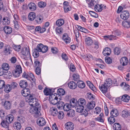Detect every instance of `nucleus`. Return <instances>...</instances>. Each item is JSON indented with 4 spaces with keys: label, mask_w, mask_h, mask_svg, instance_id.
Segmentation results:
<instances>
[{
    "label": "nucleus",
    "mask_w": 130,
    "mask_h": 130,
    "mask_svg": "<svg viewBox=\"0 0 130 130\" xmlns=\"http://www.w3.org/2000/svg\"><path fill=\"white\" fill-rule=\"evenodd\" d=\"M22 95L26 97V101L32 107L29 110L30 112L32 113L39 114L40 110V106L37 102V100L33 98V96L30 94V90L25 88L21 91Z\"/></svg>",
    "instance_id": "obj_1"
},
{
    "label": "nucleus",
    "mask_w": 130,
    "mask_h": 130,
    "mask_svg": "<svg viewBox=\"0 0 130 130\" xmlns=\"http://www.w3.org/2000/svg\"><path fill=\"white\" fill-rule=\"evenodd\" d=\"M57 94L55 93L54 94H52L50 95L49 96L50 102L53 105L56 104L58 101V98L56 96Z\"/></svg>",
    "instance_id": "obj_2"
},
{
    "label": "nucleus",
    "mask_w": 130,
    "mask_h": 130,
    "mask_svg": "<svg viewBox=\"0 0 130 130\" xmlns=\"http://www.w3.org/2000/svg\"><path fill=\"white\" fill-rule=\"evenodd\" d=\"M37 47L39 52H42L43 53L46 52L48 50V47L47 46H44L42 44H38Z\"/></svg>",
    "instance_id": "obj_3"
},
{
    "label": "nucleus",
    "mask_w": 130,
    "mask_h": 130,
    "mask_svg": "<svg viewBox=\"0 0 130 130\" xmlns=\"http://www.w3.org/2000/svg\"><path fill=\"white\" fill-rule=\"evenodd\" d=\"M22 72V69L21 66L20 65H18L16 66L15 73L13 74V75L15 77H18Z\"/></svg>",
    "instance_id": "obj_4"
},
{
    "label": "nucleus",
    "mask_w": 130,
    "mask_h": 130,
    "mask_svg": "<svg viewBox=\"0 0 130 130\" xmlns=\"http://www.w3.org/2000/svg\"><path fill=\"white\" fill-rule=\"evenodd\" d=\"M120 16L122 19L125 20L129 18V14L127 11L123 10L121 12Z\"/></svg>",
    "instance_id": "obj_5"
},
{
    "label": "nucleus",
    "mask_w": 130,
    "mask_h": 130,
    "mask_svg": "<svg viewBox=\"0 0 130 130\" xmlns=\"http://www.w3.org/2000/svg\"><path fill=\"white\" fill-rule=\"evenodd\" d=\"M98 3V0H90V1H89L87 3L88 4V7L93 9Z\"/></svg>",
    "instance_id": "obj_6"
},
{
    "label": "nucleus",
    "mask_w": 130,
    "mask_h": 130,
    "mask_svg": "<svg viewBox=\"0 0 130 130\" xmlns=\"http://www.w3.org/2000/svg\"><path fill=\"white\" fill-rule=\"evenodd\" d=\"M37 123L39 126H43L46 124V121L44 118L42 117H40L37 120Z\"/></svg>",
    "instance_id": "obj_7"
},
{
    "label": "nucleus",
    "mask_w": 130,
    "mask_h": 130,
    "mask_svg": "<svg viewBox=\"0 0 130 130\" xmlns=\"http://www.w3.org/2000/svg\"><path fill=\"white\" fill-rule=\"evenodd\" d=\"M95 106V103L94 101L89 102L87 105V109L88 111L92 110Z\"/></svg>",
    "instance_id": "obj_8"
},
{
    "label": "nucleus",
    "mask_w": 130,
    "mask_h": 130,
    "mask_svg": "<svg viewBox=\"0 0 130 130\" xmlns=\"http://www.w3.org/2000/svg\"><path fill=\"white\" fill-rule=\"evenodd\" d=\"M65 127L67 130H72L74 128V125L72 122H68L65 124Z\"/></svg>",
    "instance_id": "obj_9"
},
{
    "label": "nucleus",
    "mask_w": 130,
    "mask_h": 130,
    "mask_svg": "<svg viewBox=\"0 0 130 130\" xmlns=\"http://www.w3.org/2000/svg\"><path fill=\"white\" fill-rule=\"evenodd\" d=\"M120 61L121 64L123 66H126L128 63V60L127 58L126 57H122Z\"/></svg>",
    "instance_id": "obj_10"
},
{
    "label": "nucleus",
    "mask_w": 130,
    "mask_h": 130,
    "mask_svg": "<svg viewBox=\"0 0 130 130\" xmlns=\"http://www.w3.org/2000/svg\"><path fill=\"white\" fill-rule=\"evenodd\" d=\"M108 88V87L104 84L99 86L100 89L104 93H106L107 91Z\"/></svg>",
    "instance_id": "obj_11"
},
{
    "label": "nucleus",
    "mask_w": 130,
    "mask_h": 130,
    "mask_svg": "<svg viewBox=\"0 0 130 130\" xmlns=\"http://www.w3.org/2000/svg\"><path fill=\"white\" fill-rule=\"evenodd\" d=\"M111 49L108 47H105L103 53V54L105 56L109 55L111 53Z\"/></svg>",
    "instance_id": "obj_12"
},
{
    "label": "nucleus",
    "mask_w": 130,
    "mask_h": 130,
    "mask_svg": "<svg viewBox=\"0 0 130 130\" xmlns=\"http://www.w3.org/2000/svg\"><path fill=\"white\" fill-rule=\"evenodd\" d=\"M62 39L66 44H68L70 42L71 39L67 34H64L63 35Z\"/></svg>",
    "instance_id": "obj_13"
},
{
    "label": "nucleus",
    "mask_w": 130,
    "mask_h": 130,
    "mask_svg": "<svg viewBox=\"0 0 130 130\" xmlns=\"http://www.w3.org/2000/svg\"><path fill=\"white\" fill-rule=\"evenodd\" d=\"M22 53L24 55L27 56V57H29L30 56V54L29 51L27 47L25 48L22 51Z\"/></svg>",
    "instance_id": "obj_14"
},
{
    "label": "nucleus",
    "mask_w": 130,
    "mask_h": 130,
    "mask_svg": "<svg viewBox=\"0 0 130 130\" xmlns=\"http://www.w3.org/2000/svg\"><path fill=\"white\" fill-rule=\"evenodd\" d=\"M3 30L7 34H9L12 31V28L8 26H6L3 27Z\"/></svg>",
    "instance_id": "obj_15"
},
{
    "label": "nucleus",
    "mask_w": 130,
    "mask_h": 130,
    "mask_svg": "<svg viewBox=\"0 0 130 130\" xmlns=\"http://www.w3.org/2000/svg\"><path fill=\"white\" fill-rule=\"evenodd\" d=\"M86 44L88 46L91 45L93 43V41L91 38L88 37L85 39Z\"/></svg>",
    "instance_id": "obj_16"
},
{
    "label": "nucleus",
    "mask_w": 130,
    "mask_h": 130,
    "mask_svg": "<svg viewBox=\"0 0 130 130\" xmlns=\"http://www.w3.org/2000/svg\"><path fill=\"white\" fill-rule=\"evenodd\" d=\"M102 5H100L98 4V3H97V4L96 5V6H95L93 8L95 11L98 12H101L103 9V7Z\"/></svg>",
    "instance_id": "obj_17"
},
{
    "label": "nucleus",
    "mask_w": 130,
    "mask_h": 130,
    "mask_svg": "<svg viewBox=\"0 0 130 130\" xmlns=\"http://www.w3.org/2000/svg\"><path fill=\"white\" fill-rule=\"evenodd\" d=\"M121 100L125 102H128L130 98V97L127 94H124L122 96H120Z\"/></svg>",
    "instance_id": "obj_18"
},
{
    "label": "nucleus",
    "mask_w": 130,
    "mask_h": 130,
    "mask_svg": "<svg viewBox=\"0 0 130 130\" xmlns=\"http://www.w3.org/2000/svg\"><path fill=\"white\" fill-rule=\"evenodd\" d=\"M77 84L76 83L73 82H69L68 84V86L69 87L72 89H74L77 87Z\"/></svg>",
    "instance_id": "obj_19"
},
{
    "label": "nucleus",
    "mask_w": 130,
    "mask_h": 130,
    "mask_svg": "<svg viewBox=\"0 0 130 130\" xmlns=\"http://www.w3.org/2000/svg\"><path fill=\"white\" fill-rule=\"evenodd\" d=\"M122 24L123 27L127 28H129L130 27V21H124L122 22Z\"/></svg>",
    "instance_id": "obj_20"
},
{
    "label": "nucleus",
    "mask_w": 130,
    "mask_h": 130,
    "mask_svg": "<svg viewBox=\"0 0 130 130\" xmlns=\"http://www.w3.org/2000/svg\"><path fill=\"white\" fill-rule=\"evenodd\" d=\"M27 82L25 80H21L20 81L19 85L22 88H26L27 86Z\"/></svg>",
    "instance_id": "obj_21"
},
{
    "label": "nucleus",
    "mask_w": 130,
    "mask_h": 130,
    "mask_svg": "<svg viewBox=\"0 0 130 130\" xmlns=\"http://www.w3.org/2000/svg\"><path fill=\"white\" fill-rule=\"evenodd\" d=\"M43 20V17L40 15H37L35 18V21L38 23L40 24Z\"/></svg>",
    "instance_id": "obj_22"
},
{
    "label": "nucleus",
    "mask_w": 130,
    "mask_h": 130,
    "mask_svg": "<svg viewBox=\"0 0 130 130\" xmlns=\"http://www.w3.org/2000/svg\"><path fill=\"white\" fill-rule=\"evenodd\" d=\"M67 115L69 117H73L75 116V112L74 110L70 109L68 111Z\"/></svg>",
    "instance_id": "obj_23"
},
{
    "label": "nucleus",
    "mask_w": 130,
    "mask_h": 130,
    "mask_svg": "<svg viewBox=\"0 0 130 130\" xmlns=\"http://www.w3.org/2000/svg\"><path fill=\"white\" fill-rule=\"evenodd\" d=\"M112 83V81L111 79L110 78L106 79L104 83L108 88L111 85Z\"/></svg>",
    "instance_id": "obj_24"
},
{
    "label": "nucleus",
    "mask_w": 130,
    "mask_h": 130,
    "mask_svg": "<svg viewBox=\"0 0 130 130\" xmlns=\"http://www.w3.org/2000/svg\"><path fill=\"white\" fill-rule=\"evenodd\" d=\"M110 114L111 116H112L113 117H116L118 115L119 113L117 109H114L111 110Z\"/></svg>",
    "instance_id": "obj_25"
},
{
    "label": "nucleus",
    "mask_w": 130,
    "mask_h": 130,
    "mask_svg": "<svg viewBox=\"0 0 130 130\" xmlns=\"http://www.w3.org/2000/svg\"><path fill=\"white\" fill-rule=\"evenodd\" d=\"M51 115L53 116H55L58 113L57 109L56 108L52 107L50 109Z\"/></svg>",
    "instance_id": "obj_26"
},
{
    "label": "nucleus",
    "mask_w": 130,
    "mask_h": 130,
    "mask_svg": "<svg viewBox=\"0 0 130 130\" xmlns=\"http://www.w3.org/2000/svg\"><path fill=\"white\" fill-rule=\"evenodd\" d=\"M14 119L13 115H8L6 117L5 120H7L10 123H11Z\"/></svg>",
    "instance_id": "obj_27"
},
{
    "label": "nucleus",
    "mask_w": 130,
    "mask_h": 130,
    "mask_svg": "<svg viewBox=\"0 0 130 130\" xmlns=\"http://www.w3.org/2000/svg\"><path fill=\"white\" fill-rule=\"evenodd\" d=\"M28 7L29 8L30 10L32 11L34 10L36 8V5L32 2L30 3L28 5Z\"/></svg>",
    "instance_id": "obj_28"
},
{
    "label": "nucleus",
    "mask_w": 130,
    "mask_h": 130,
    "mask_svg": "<svg viewBox=\"0 0 130 130\" xmlns=\"http://www.w3.org/2000/svg\"><path fill=\"white\" fill-rule=\"evenodd\" d=\"M36 18L35 14L34 12H30L28 15V19L30 21H32Z\"/></svg>",
    "instance_id": "obj_29"
},
{
    "label": "nucleus",
    "mask_w": 130,
    "mask_h": 130,
    "mask_svg": "<svg viewBox=\"0 0 130 130\" xmlns=\"http://www.w3.org/2000/svg\"><path fill=\"white\" fill-rule=\"evenodd\" d=\"M13 127L15 129L19 130L21 128V126L20 123L18 122H15L13 125Z\"/></svg>",
    "instance_id": "obj_30"
},
{
    "label": "nucleus",
    "mask_w": 130,
    "mask_h": 130,
    "mask_svg": "<svg viewBox=\"0 0 130 130\" xmlns=\"http://www.w3.org/2000/svg\"><path fill=\"white\" fill-rule=\"evenodd\" d=\"M5 108L7 109H10L11 107V104L10 102L6 101L4 104Z\"/></svg>",
    "instance_id": "obj_31"
},
{
    "label": "nucleus",
    "mask_w": 130,
    "mask_h": 130,
    "mask_svg": "<svg viewBox=\"0 0 130 130\" xmlns=\"http://www.w3.org/2000/svg\"><path fill=\"white\" fill-rule=\"evenodd\" d=\"M84 106H81V105H78L75 107L76 110V111L82 113L83 112V111L84 110Z\"/></svg>",
    "instance_id": "obj_32"
},
{
    "label": "nucleus",
    "mask_w": 130,
    "mask_h": 130,
    "mask_svg": "<svg viewBox=\"0 0 130 130\" xmlns=\"http://www.w3.org/2000/svg\"><path fill=\"white\" fill-rule=\"evenodd\" d=\"M57 93L58 94H57V95H58L59 96L64 95L65 94V92L63 89L60 88L58 89Z\"/></svg>",
    "instance_id": "obj_33"
},
{
    "label": "nucleus",
    "mask_w": 130,
    "mask_h": 130,
    "mask_svg": "<svg viewBox=\"0 0 130 130\" xmlns=\"http://www.w3.org/2000/svg\"><path fill=\"white\" fill-rule=\"evenodd\" d=\"M9 124L10 123L5 120H3L2 121L1 124L3 127L8 128Z\"/></svg>",
    "instance_id": "obj_34"
},
{
    "label": "nucleus",
    "mask_w": 130,
    "mask_h": 130,
    "mask_svg": "<svg viewBox=\"0 0 130 130\" xmlns=\"http://www.w3.org/2000/svg\"><path fill=\"white\" fill-rule=\"evenodd\" d=\"M78 105L83 106H84L85 105L86 102V100L84 99L81 98L79 99L78 101Z\"/></svg>",
    "instance_id": "obj_35"
},
{
    "label": "nucleus",
    "mask_w": 130,
    "mask_h": 130,
    "mask_svg": "<svg viewBox=\"0 0 130 130\" xmlns=\"http://www.w3.org/2000/svg\"><path fill=\"white\" fill-rule=\"evenodd\" d=\"M78 87L81 88H84L85 86V83L82 81H78L77 83Z\"/></svg>",
    "instance_id": "obj_36"
},
{
    "label": "nucleus",
    "mask_w": 130,
    "mask_h": 130,
    "mask_svg": "<svg viewBox=\"0 0 130 130\" xmlns=\"http://www.w3.org/2000/svg\"><path fill=\"white\" fill-rule=\"evenodd\" d=\"M64 23V20L62 19H60L56 21V24L58 26H60L63 24Z\"/></svg>",
    "instance_id": "obj_37"
},
{
    "label": "nucleus",
    "mask_w": 130,
    "mask_h": 130,
    "mask_svg": "<svg viewBox=\"0 0 130 130\" xmlns=\"http://www.w3.org/2000/svg\"><path fill=\"white\" fill-rule=\"evenodd\" d=\"M27 79L30 80H32L33 82H35V80L34 78V77L32 73H30L28 74Z\"/></svg>",
    "instance_id": "obj_38"
},
{
    "label": "nucleus",
    "mask_w": 130,
    "mask_h": 130,
    "mask_svg": "<svg viewBox=\"0 0 130 130\" xmlns=\"http://www.w3.org/2000/svg\"><path fill=\"white\" fill-rule=\"evenodd\" d=\"M113 128L115 130H121V126L118 123H115L113 125Z\"/></svg>",
    "instance_id": "obj_39"
},
{
    "label": "nucleus",
    "mask_w": 130,
    "mask_h": 130,
    "mask_svg": "<svg viewBox=\"0 0 130 130\" xmlns=\"http://www.w3.org/2000/svg\"><path fill=\"white\" fill-rule=\"evenodd\" d=\"M64 105L63 102L60 101H58L56 104L57 108L59 109L62 108Z\"/></svg>",
    "instance_id": "obj_40"
},
{
    "label": "nucleus",
    "mask_w": 130,
    "mask_h": 130,
    "mask_svg": "<svg viewBox=\"0 0 130 130\" xmlns=\"http://www.w3.org/2000/svg\"><path fill=\"white\" fill-rule=\"evenodd\" d=\"M3 22L4 24L8 25L10 23L9 18L7 17L4 18L3 19Z\"/></svg>",
    "instance_id": "obj_41"
},
{
    "label": "nucleus",
    "mask_w": 130,
    "mask_h": 130,
    "mask_svg": "<svg viewBox=\"0 0 130 130\" xmlns=\"http://www.w3.org/2000/svg\"><path fill=\"white\" fill-rule=\"evenodd\" d=\"M103 37L105 40L109 39L111 40L116 37V36H115L113 35H110L109 36H103Z\"/></svg>",
    "instance_id": "obj_42"
},
{
    "label": "nucleus",
    "mask_w": 130,
    "mask_h": 130,
    "mask_svg": "<svg viewBox=\"0 0 130 130\" xmlns=\"http://www.w3.org/2000/svg\"><path fill=\"white\" fill-rule=\"evenodd\" d=\"M39 51L37 47L36 48L34 49L33 53V55L35 58H37L39 56Z\"/></svg>",
    "instance_id": "obj_43"
},
{
    "label": "nucleus",
    "mask_w": 130,
    "mask_h": 130,
    "mask_svg": "<svg viewBox=\"0 0 130 130\" xmlns=\"http://www.w3.org/2000/svg\"><path fill=\"white\" fill-rule=\"evenodd\" d=\"M71 107V106L69 104L66 103L64 105L62 108L64 111H68L70 109V108Z\"/></svg>",
    "instance_id": "obj_44"
},
{
    "label": "nucleus",
    "mask_w": 130,
    "mask_h": 130,
    "mask_svg": "<svg viewBox=\"0 0 130 130\" xmlns=\"http://www.w3.org/2000/svg\"><path fill=\"white\" fill-rule=\"evenodd\" d=\"M76 101L75 102V99H74L73 98L70 101V105L72 107H75V106L76 105L77 103H76Z\"/></svg>",
    "instance_id": "obj_45"
},
{
    "label": "nucleus",
    "mask_w": 130,
    "mask_h": 130,
    "mask_svg": "<svg viewBox=\"0 0 130 130\" xmlns=\"http://www.w3.org/2000/svg\"><path fill=\"white\" fill-rule=\"evenodd\" d=\"M11 87L10 85L8 84L5 86L4 90L5 92L8 93L11 90Z\"/></svg>",
    "instance_id": "obj_46"
},
{
    "label": "nucleus",
    "mask_w": 130,
    "mask_h": 130,
    "mask_svg": "<svg viewBox=\"0 0 130 130\" xmlns=\"http://www.w3.org/2000/svg\"><path fill=\"white\" fill-rule=\"evenodd\" d=\"M51 90L50 89L47 88H45L44 90V93L45 95H51Z\"/></svg>",
    "instance_id": "obj_47"
},
{
    "label": "nucleus",
    "mask_w": 130,
    "mask_h": 130,
    "mask_svg": "<svg viewBox=\"0 0 130 130\" xmlns=\"http://www.w3.org/2000/svg\"><path fill=\"white\" fill-rule=\"evenodd\" d=\"M11 48L9 46H7L5 49V52L7 55L10 54L11 51Z\"/></svg>",
    "instance_id": "obj_48"
},
{
    "label": "nucleus",
    "mask_w": 130,
    "mask_h": 130,
    "mask_svg": "<svg viewBox=\"0 0 130 130\" xmlns=\"http://www.w3.org/2000/svg\"><path fill=\"white\" fill-rule=\"evenodd\" d=\"M77 26L78 27V29L80 31L85 33H87L88 32V31L86 29L80 26L77 25Z\"/></svg>",
    "instance_id": "obj_49"
},
{
    "label": "nucleus",
    "mask_w": 130,
    "mask_h": 130,
    "mask_svg": "<svg viewBox=\"0 0 130 130\" xmlns=\"http://www.w3.org/2000/svg\"><path fill=\"white\" fill-rule=\"evenodd\" d=\"M10 85L11 87V88H12L13 89L16 88L18 86L17 83L14 82H11Z\"/></svg>",
    "instance_id": "obj_50"
},
{
    "label": "nucleus",
    "mask_w": 130,
    "mask_h": 130,
    "mask_svg": "<svg viewBox=\"0 0 130 130\" xmlns=\"http://www.w3.org/2000/svg\"><path fill=\"white\" fill-rule=\"evenodd\" d=\"M89 13L91 16L96 18L98 17V15L96 13L93 11H89Z\"/></svg>",
    "instance_id": "obj_51"
},
{
    "label": "nucleus",
    "mask_w": 130,
    "mask_h": 130,
    "mask_svg": "<svg viewBox=\"0 0 130 130\" xmlns=\"http://www.w3.org/2000/svg\"><path fill=\"white\" fill-rule=\"evenodd\" d=\"M115 119L114 117H110L108 118V121L109 123L110 124H113L115 122Z\"/></svg>",
    "instance_id": "obj_52"
},
{
    "label": "nucleus",
    "mask_w": 130,
    "mask_h": 130,
    "mask_svg": "<svg viewBox=\"0 0 130 130\" xmlns=\"http://www.w3.org/2000/svg\"><path fill=\"white\" fill-rule=\"evenodd\" d=\"M64 116L63 112L62 111H60L58 113V118L60 119H62Z\"/></svg>",
    "instance_id": "obj_53"
},
{
    "label": "nucleus",
    "mask_w": 130,
    "mask_h": 130,
    "mask_svg": "<svg viewBox=\"0 0 130 130\" xmlns=\"http://www.w3.org/2000/svg\"><path fill=\"white\" fill-rule=\"evenodd\" d=\"M2 68L4 70H7L9 69V65L7 63H4L2 65Z\"/></svg>",
    "instance_id": "obj_54"
},
{
    "label": "nucleus",
    "mask_w": 130,
    "mask_h": 130,
    "mask_svg": "<svg viewBox=\"0 0 130 130\" xmlns=\"http://www.w3.org/2000/svg\"><path fill=\"white\" fill-rule=\"evenodd\" d=\"M63 30V29L62 27L58 26L56 28V33L61 34L62 33Z\"/></svg>",
    "instance_id": "obj_55"
},
{
    "label": "nucleus",
    "mask_w": 130,
    "mask_h": 130,
    "mask_svg": "<svg viewBox=\"0 0 130 130\" xmlns=\"http://www.w3.org/2000/svg\"><path fill=\"white\" fill-rule=\"evenodd\" d=\"M12 46L13 48L15 51H19L20 50L21 46L20 45H17L13 44Z\"/></svg>",
    "instance_id": "obj_56"
},
{
    "label": "nucleus",
    "mask_w": 130,
    "mask_h": 130,
    "mask_svg": "<svg viewBox=\"0 0 130 130\" xmlns=\"http://www.w3.org/2000/svg\"><path fill=\"white\" fill-rule=\"evenodd\" d=\"M38 6L40 8H44L45 7L46 5L45 2H40L38 3Z\"/></svg>",
    "instance_id": "obj_57"
},
{
    "label": "nucleus",
    "mask_w": 130,
    "mask_h": 130,
    "mask_svg": "<svg viewBox=\"0 0 130 130\" xmlns=\"http://www.w3.org/2000/svg\"><path fill=\"white\" fill-rule=\"evenodd\" d=\"M120 49L117 47L115 48L114 50L115 54L117 55H119L120 53Z\"/></svg>",
    "instance_id": "obj_58"
},
{
    "label": "nucleus",
    "mask_w": 130,
    "mask_h": 130,
    "mask_svg": "<svg viewBox=\"0 0 130 130\" xmlns=\"http://www.w3.org/2000/svg\"><path fill=\"white\" fill-rule=\"evenodd\" d=\"M95 111L94 112L96 114H98L100 113L101 108L99 107H97L95 108Z\"/></svg>",
    "instance_id": "obj_59"
},
{
    "label": "nucleus",
    "mask_w": 130,
    "mask_h": 130,
    "mask_svg": "<svg viewBox=\"0 0 130 130\" xmlns=\"http://www.w3.org/2000/svg\"><path fill=\"white\" fill-rule=\"evenodd\" d=\"M74 32L76 37V41H78V39L77 38H79V32L77 30H74Z\"/></svg>",
    "instance_id": "obj_60"
},
{
    "label": "nucleus",
    "mask_w": 130,
    "mask_h": 130,
    "mask_svg": "<svg viewBox=\"0 0 130 130\" xmlns=\"http://www.w3.org/2000/svg\"><path fill=\"white\" fill-rule=\"evenodd\" d=\"M73 77L74 80L77 81L79 79V76L78 74H74L73 75Z\"/></svg>",
    "instance_id": "obj_61"
},
{
    "label": "nucleus",
    "mask_w": 130,
    "mask_h": 130,
    "mask_svg": "<svg viewBox=\"0 0 130 130\" xmlns=\"http://www.w3.org/2000/svg\"><path fill=\"white\" fill-rule=\"evenodd\" d=\"M106 62L108 64H110L112 62V60L111 58L109 57H106L105 58Z\"/></svg>",
    "instance_id": "obj_62"
},
{
    "label": "nucleus",
    "mask_w": 130,
    "mask_h": 130,
    "mask_svg": "<svg viewBox=\"0 0 130 130\" xmlns=\"http://www.w3.org/2000/svg\"><path fill=\"white\" fill-rule=\"evenodd\" d=\"M17 120L19 121L20 123H23L24 120V118L21 116H18L17 118Z\"/></svg>",
    "instance_id": "obj_63"
},
{
    "label": "nucleus",
    "mask_w": 130,
    "mask_h": 130,
    "mask_svg": "<svg viewBox=\"0 0 130 130\" xmlns=\"http://www.w3.org/2000/svg\"><path fill=\"white\" fill-rule=\"evenodd\" d=\"M35 67H40L41 65L40 62L36 60L34 62Z\"/></svg>",
    "instance_id": "obj_64"
}]
</instances>
